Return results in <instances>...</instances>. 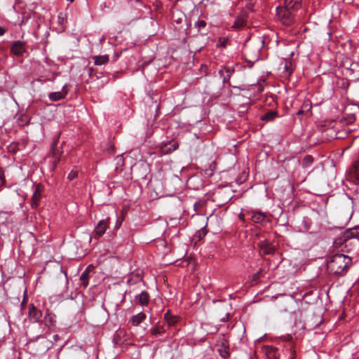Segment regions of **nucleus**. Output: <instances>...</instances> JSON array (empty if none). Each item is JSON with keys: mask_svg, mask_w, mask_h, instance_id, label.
<instances>
[{"mask_svg": "<svg viewBox=\"0 0 359 359\" xmlns=\"http://www.w3.org/2000/svg\"><path fill=\"white\" fill-rule=\"evenodd\" d=\"M262 352L266 359H278L280 357L278 350L272 346H264Z\"/></svg>", "mask_w": 359, "mask_h": 359, "instance_id": "5", "label": "nucleus"}, {"mask_svg": "<svg viewBox=\"0 0 359 359\" xmlns=\"http://www.w3.org/2000/svg\"><path fill=\"white\" fill-rule=\"evenodd\" d=\"M52 154H53V157H54L55 158V163H56L57 162H58L60 161V159L57 158V152L54 148L52 149Z\"/></svg>", "mask_w": 359, "mask_h": 359, "instance_id": "32", "label": "nucleus"}, {"mask_svg": "<svg viewBox=\"0 0 359 359\" xmlns=\"http://www.w3.org/2000/svg\"><path fill=\"white\" fill-rule=\"evenodd\" d=\"M228 40L226 39L220 38L218 41L217 46L225 48Z\"/></svg>", "mask_w": 359, "mask_h": 359, "instance_id": "30", "label": "nucleus"}, {"mask_svg": "<svg viewBox=\"0 0 359 359\" xmlns=\"http://www.w3.org/2000/svg\"><path fill=\"white\" fill-rule=\"evenodd\" d=\"M41 198V191L40 187L38 186L33 193L32 198V207L36 208L38 206L39 201Z\"/></svg>", "mask_w": 359, "mask_h": 359, "instance_id": "19", "label": "nucleus"}, {"mask_svg": "<svg viewBox=\"0 0 359 359\" xmlns=\"http://www.w3.org/2000/svg\"><path fill=\"white\" fill-rule=\"evenodd\" d=\"M196 205H197V203H195V204H194V208H196Z\"/></svg>", "mask_w": 359, "mask_h": 359, "instance_id": "42", "label": "nucleus"}, {"mask_svg": "<svg viewBox=\"0 0 359 359\" xmlns=\"http://www.w3.org/2000/svg\"><path fill=\"white\" fill-rule=\"evenodd\" d=\"M246 215H248L250 219L257 224L264 225L267 222L266 213L258 210H247Z\"/></svg>", "mask_w": 359, "mask_h": 359, "instance_id": "3", "label": "nucleus"}, {"mask_svg": "<svg viewBox=\"0 0 359 359\" xmlns=\"http://www.w3.org/2000/svg\"><path fill=\"white\" fill-rule=\"evenodd\" d=\"M24 51V46L20 41H15L11 46V52L16 55H22Z\"/></svg>", "mask_w": 359, "mask_h": 359, "instance_id": "16", "label": "nucleus"}, {"mask_svg": "<svg viewBox=\"0 0 359 359\" xmlns=\"http://www.w3.org/2000/svg\"><path fill=\"white\" fill-rule=\"evenodd\" d=\"M245 214L241 213L238 216L239 219L242 221H244Z\"/></svg>", "mask_w": 359, "mask_h": 359, "instance_id": "36", "label": "nucleus"}, {"mask_svg": "<svg viewBox=\"0 0 359 359\" xmlns=\"http://www.w3.org/2000/svg\"><path fill=\"white\" fill-rule=\"evenodd\" d=\"M165 332V330L161 326H157L151 330V333L154 336L161 335L163 333H164Z\"/></svg>", "mask_w": 359, "mask_h": 359, "instance_id": "26", "label": "nucleus"}, {"mask_svg": "<svg viewBox=\"0 0 359 359\" xmlns=\"http://www.w3.org/2000/svg\"><path fill=\"white\" fill-rule=\"evenodd\" d=\"M278 116V114L276 111L270 110V111H267L266 113H265L264 114H263L261 116V119L262 121H273L276 118H277Z\"/></svg>", "mask_w": 359, "mask_h": 359, "instance_id": "18", "label": "nucleus"}, {"mask_svg": "<svg viewBox=\"0 0 359 359\" xmlns=\"http://www.w3.org/2000/svg\"><path fill=\"white\" fill-rule=\"evenodd\" d=\"M270 100H271L272 102H273V101H274V100H273V97H270Z\"/></svg>", "mask_w": 359, "mask_h": 359, "instance_id": "39", "label": "nucleus"}, {"mask_svg": "<svg viewBox=\"0 0 359 359\" xmlns=\"http://www.w3.org/2000/svg\"><path fill=\"white\" fill-rule=\"evenodd\" d=\"M94 63L95 65H102L109 62V57L107 55H96L93 57Z\"/></svg>", "mask_w": 359, "mask_h": 359, "instance_id": "21", "label": "nucleus"}, {"mask_svg": "<svg viewBox=\"0 0 359 359\" xmlns=\"http://www.w3.org/2000/svg\"><path fill=\"white\" fill-rule=\"evenodd\" d=\"M259 245L261 250L263 251V252L266 255L272 254L274 251V248L273 247L263 242L260 243Z\"/></svg>", "mask_w": 359, "mask_h": 359, "instance_id": "24", "label": "nucleus"}, {"mask_svg": "<svg viewBox=\"0 0 359 359\" xmlns=\"http://www.w3.org/2000/svg\"><path fill=\"white\" fill-rule=\"evenodd\" d=\"M58 338V336L56 334L54 336V339L56 340Z\"/></svg>", "mask_w": 359, "mask_h": 359, "instance_id": "38", "label": "nucleus"}, {"mask_svg": "<svg viewBox=\"0 0 359 359\" xmlns=\"http://www.w3.org/2000/svg\"><path fill=\"white\" fill-rule=\"evenodd\" d=\"M109 227V218L100 220L95 228L94 232L96 236H102Z\"/></svg>", "mask_w": 359, "mask_h": 359, "instance_id": "8", "label": "nucleus"}, {"mask_svg": "<svg viewBox=\"0 0 359 359\" xmlns=\"http://www.w3.org/2000/svg\"><path fill=\"white\" fill-rule=\"evenodd\" d=\"M313 162V157L310 155H307L304 157V158L303 160L302 165L304 168H308L311 165Z\"/></svg>", "mask_w": 359, "mask_h": 359, "instance_id": "25", "label": "nucleus"}, {"mask_svg": "<svg viewBox=\"0 0 359 359\" xmlns=\"http://www.w3.org/2000/svg\"><path fill=\"white\" fill-rule=\"evenodd\" d=\"M311 109V103L310 102V101L307 100L306 102H304L302 107V109L299 110L298 112H297V114H302L304 111H309L310 109Z\"/></svg>", "mask_w": 359, "mask_h": 359, "instance_id": "27", "label": "nucleus"}, {"mask_svg": "<svg viewBox=\"0 0 359 359\" xmlns=\"http://www.w3.org/2000/svg\"><path fill=\"white\" fill-rule=\"evenodd\" d=\"M206 26V22L203 20H198L195 22V27L198 29V31Z\"/></svg>", "mask_w": 359, "mask_h": 359, "instance_id": "29", "label": "nucleus"}, {"mask_svg": "<svg viewBox=\"0 0 359 359\" xmlns=\"http://www.w3.org/2000/svg\"><path fill=\"white\" fill-rule=\"evenodd\" d=\"M27 119V117L25 115H21L19 118V120H21L22 121H26V123L25 124L28 123V121Z\"/></svg>", "mask_w": 359, "mask_h": 359, "instance_id": "34", "label": "nucleus"}, {"mask_svg": "<svg viewBox=\"0 0 359 359\" xmlns=\"http://www.w3.org/2000/svg\"><path fill=\"white\" fill-rule=\"evenodd\" d=\"M294 13L292 10L287 9L284 6L276 8L278 18L285 25H290L294 22Z\"/></svg>", "mask_w": 359, "mask_h": 359, "instance_id": "2", "label": "nucleus"}, {"mask_svg": "<svg viewBox=\"0 0 359 359\" xmlns=\"http://www.w3.org/2000/svg\"><path fill=\"white\" fill-rule=\"evenodd\" d=\"M28 313L30 320L34 323L39 322L42 317L41 311L38 310L33 304L29 306Z\"/></svg>", "mask_w": 359, "mask_h": 359, "instance_id": "7", "label": "nucleus"}, {"mask_svg": "<svg viewBox=\"0 0 359 359\" xmlns=\"http://www.w3.org/2000/svg\"><path fill=\"white\" fill-rule=\"evenodd\" d=\"M6 32V29L2 27H0V36H3Z\"/></svg>", "mask_w": 359, "mask_h": 359, "instance_id": "35", "label": "nucleus"}, {"mask_svg": "<svg viewBox=\"0 0 359 359\" xmlns=\"http://www.w3.org/2000/svg\"><path fill=\"white\" fill-rule=\"evenodd\" d=\"M149 295L146 291H142L140 294H137L135 297V302L141 306H147L149 303Z\"/></svg>", "mask_w": 359, "mask_h": 359, "instance_id": "9", "label": "nucleus"}, {"mask_svg": "<svg viewBox=\"0 0 359 359\" xmlns=\"http://www.w3.org/2000/svg\"><path fill=\"white\" fill-rule=\"evenodd\" d=\"M55 323V316L51 313L47 312L44 317V323L46 326L50 327Z\"/></svg>", "mask_w": 359, "mask_h": 359, "instance_id": "22", "label": "nucleus"}, {"mask_svg": "<svg viewBox=\"0 0 359 359\" xmlns=\"http://www.w3.org/2000/svg\"><path fill=\"white\" fill-rule=\"evenodd\" d=\"M283 69L287 75H290L293 72L292 62L291 60H285L283 62Z\"/></svg>", "mask_w": 359, "mask_h": 359, "instance_id": "23", "label": "nucleus"}, {"mask_svg": "<svg viewBox=\"0 0 359 359\" xmlns=\"http://www.w3.org/2000/svg\"><path fill=\"white\" fill-rule=\"evenodd\" d=\"M138 279V280L140 282L141 281V279L140 278V277H137V278Z\"/></svg>", "mask_w": 359, "mask_h": 359, "instance_id": "40", "label": "nucleus"}, {"mask_svg": "<svg viewBox=\"0 0 359 359\" xmlns=\"http://www.w3.org/2000/svg\"><path fill=\"white\" fill-rule=\"evenodd\" d=\"M179 147L177 141L171 140L162 144L160 147V151L163 154H168L176 150Z\"/></svg>", "mask_w": 359, "mask_h": 359, "instance_id": "6", "label": "nucleus"}, {"mask_svg": "<svg viewBox=\"0 0 359 359\" xmlns=\"http://www.w3.org/2000/svg\"><path fill=\"white\" fill-rule=\"evenodd\" d=\"M0 179L4 180L3 174L0 173Z\"/></svg>", "mask_w": 359, "mask_h": 359, "instance_id": "37", "label": "nucleus"}, {"mask_svg": "<svg viewBox=\"0 0 359 359\" xmlns=\"http://www.w3.org/2000/svg\"><path fill=\"white\" fill-rule=\"evenodd\" d=\"M146 318V315L140 312L135 316H133L131 319V322L133 325L137 326L140 325L144 320Z\"/></svg>", "mask_w": 359, "mask_h": 359, "instance_id": "20", "label": "nucleus"}, {"mask_svg": "<svg viewBox=\"0 0 359 359\" xmlns=\"http://www.w3.org/2000/svg\"><path fill=\"white\" fill-rule=\"evenodd\" d=\"M246 25V13L245 12H241L239 15H238L232 25V28L238 29H240Z\"/></svg>", "mask_w": 359, "mask_h": 359, "instance_id": "11", "label": "nucleus"}, {"mask_svg": "<svg viewBox=\"0 0 359 359\" xmlns=\"http://www.w3.org/2000/svg\"><path fill=\"white\" fill-rule=\"evenodd\" d=\"M130 282H131V280H128V283L129 284H130Z\"/></svg>", "mask_w": 359, "mask_h": 359, "instance_id": "41", "label": "nucleus"}, {"mask_svg": "<svg viewBox=\"0 0 359 359\" xmlns=\"http://www.w3.org/2000/svg\"><path fill=\"white\" fill-rule=\"evenodd\" d=\"M117 164H123V159L122 158V156H118L116 157Z\"/></svg>", "mask_w": 359, "mask_h": 359, "instance_id": "33", "label": "nucleus"}, {"mask_svg": "<svg viewBox=\"0 0 359 359\" xmlns=\"http://www.w3.org/2000/svg\"><path fill=\"white\" fill-rule=\"evenodd\" d=\"M262 272V269H259L257 273H255L252 276V280H253V281H256V280H257L260 278V276H261Z\"/></svg>", "mask_w": 359, "mask_h": 359, "instance_id": "31", "label": "nucleus"}, {"mask_svg": "<svg viewBox=\"0 0 359 359\" xmlns=\"http://www.w3.org/2000/svg\"><path fill=\"white\" fill-rule=\"evenodd\" d=\"M79 170L77 168L73 169L68 175L67 178L69 180H73L78 177Z\"/></svg>", "mask_w": 359, "mask_h": 359, "instance_id": "28", "label": "nucleus"}, {"mask_svg": "<svg viewBox=\"0 0 359 359\" xmlns=\"http://www.w3.org/2000/svg\"><path fill=\"white\" fill-rule=\"evenodd\" d=\"M164 320L169 327H172L175 326L179 322L180 318L177 316L172 315L168 310L164 314Z\"/></svg>", "mask_w": 359, "mask_h": 359, "instance_id": "13", "label": "nucleus"}, {"mask_svg": "<svg viewBox=\"0 0 359 359\" xmlns=\"http://www.w3.org/2000/svg\"><path fill=\"white\" fill-rule=\"evenodd\" d=\"M66 86H64L62 91L50 93L48 95L49 99L51 101H59L65 97L67 94V91L65 90Z\"/></svg>", "mask_w": 359, "mask_h": 359, "instance_id": "14", "label": "nucleus"}, {"mask_svg": "<svg viewBox=\"0 0 359 359\" xmlns=\"http://www.w3.org/2000/svg\"><path fill=\"white\" fill-rule=\"evenodd\" d=\"M233 72L230 67H223L219 71V74L222 78L223 83L229 82Z\"/></svg>", "mask_w": 359, "mask_h": 359, "instance_id": "15", "label": "nucleus"}, {"mask_svg": "<svg viewBox=\"0 0 359 359\" xmlns=\"http://www.w3.org/2000/svg\"><path fill=\"white\" fill-rule=\"evenodd\" d=\"M92 268L93 267L91 266H88L85 269V271L81 273V275L80 276V280L81 281V285L84 287H86L88 285V275H89V273L91 271Z\"/></svg>", "mask_w": 359, "mask_h": 359, "instance_id": "17", "label": "nucleus"}, {"mask_svg": "<svg viewBox=\"0 0 359 359\" xmlns=\"http://www.w3.org/2000/svg\"><path fill=\"white\" fill-rule=\"evenodd\" d=\"M302 0H285L284 6L294 12L302 7Z\"/></svg>", "mask_w": 359, "mask_h": 359, "instance_id": "10", "label": "nucleus"}, {"mask_svg": "<svg viewBox=\"0 0 359 359\" xmlns=\"http://www.w3.org/2000/svg\"><path fill=\"white\" fill-rule=\"evenodd\" d=\"M220 348H218V351L219 353V355L223 358H226L229 356L230 353L229 351V343L228 341L222 338L220 341Z\"/></svg>", "mask_w": 359, "mask_h": 359, "instance_id": "12", "label": "nucleus"}, {"mask_svg": "<svg viewBox=\"0 0 359 359\" xmlns=\"http://www.w3.org/2000/svg\"><path fill=\"white\" fill-rule=\"evenodd\" d=\"M344 241L346 243V246L348 242L351 239H355L354 241L359 245V226L346 230L344 233Z\"/></svg>", "mask_w": 359, "mask_h": 359, "instance_id": "4", "label": "nucleus"}, {"mask_svg": "<svg viewBox=\"0 0 359 359\" xmlns=\"http://www.w3.org/2000/svg\"><path fill=\"white\" fill-rule=\"evenodd\" d=\"M351 264V257L344 254L337 253L329 258L327 266L330 272L340 274L342 273Z\"/></svg>", "mask_w": 359, "mask_h": 359, "instance_id": "1", "label": "nucleus"}]
</instances>
